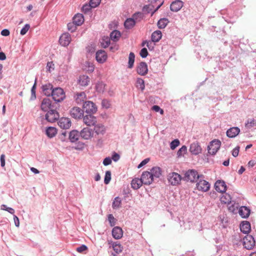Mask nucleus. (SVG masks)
Masks as SVG:
<instances>
[{
    "label": "nucleus",
    "instance_id": "obj_1",
    "mask_svg": "<svg viewBox=\"0 0 256 256\" xmlns=\"http://www.w3.org/2000/svg\"><path fill=\"white\" fill-rule=\"evenodd\" d=\"M51 96L53 100L56 102H60L66 98L65 92L63 89L60 88H56L53 89Z\"/></svg>",
    "mask_w": 256,
    "mask_h": 256
},
{
    "label": "nucleus",
    "instance_id": "obj_2",
    "mask_svg": "<svg viewBox=\"0 0 256 256\" xmlns=\"http://www.w3.org/2000/svg\"><path fill=\"white\" fill-rule=\"evenodd\" d=\"M202 176H200L196 170H190L185 172L183 178L187 182H194L196 180Z\"/></svg>",
    "mask_w": 256,
    "mask_h": 256
},
{
    "label": "nucleus",
    "instance_id": "obj_3",
    "mask_svg": "<svg viewBox=\"0 0 256 256\" xmlns=\"http://www.w3.org/2000/svg\"><path fill=\"white\" fill-rule=\"evenodd\" d=\"M242 244L245 248L250 250L254 247L256 242L252 236L247 235L244 238Z\"/></svg>",
    "mask_w": 256,
    "mask_h": 256
},
{
    "label": "nucleus",
    "instance_id": "obj_4",
    "mask_svg": "<svg viewBox=\"0 0 256 256\" xmlns=\"http://www.w3.org/2000/svg\"><path fill=\"white\" fill-rule=\"evenodd\" d=\"M221 142L218 140H214L212 141L208 146V152L210 154L214 155L220 148Z\"/></svg>",
    "mask_w": 256,
    "mask_h": 256
},
{
    "label": "nucleus",
    "instance_id": "obj_5",
    "mask_svg": "<svg viewBox=\"0 0 256 256\" xmlns=\"http://www.w3.org/2000/svg\"><path fill=\"white\" fill-rule=\"evenodd\" d=\"M142 14L140 12L134 14L132 18H128L124 22V25L126 28H132L136 24L134 20H137L138 18H142Z\"/></svg>",
    "mask_w": 256,
    "mask_h": 256
},
{
    "label": "nucleus",
    "instance_id": "obj_6",
    "mask_svg": "<svg viewBox=\"0 0 256 256\" xmlns=\"http://www.w3.org/2000/svg\"><path fill=\"white\" fill-rule=\"evenodd\" d=\"M168 179L172 185L176 186L180 183L182 177L178 174L174 172L168 174Z\"/></svg>",
    "mask_w": 256,
    "mask_h": 256
},
{
    "label": "nucleus",
    "instance_id": "obj_7",
    "mask_svg": "<svg viewBox=\"0 0 256 256\" xmlns=\"http://www.w3.org/2000/svg\"><path fill=\"white\" fill-rule=\"evenodd\" d=\"M83 108L88 114H94L97 111L96 105L91 101H86L83 105Z\"/></svg>",
    "mask_w": 256,
    "mask_h": 256
},
{
    "label": "nucleus",
    "instance_id": "obj_8",
    "mask_svg": "<svg viewBox=\"0 0 256 256\" xmlns=\"http://www.w3.org/2000/svg\"><path fill=\"white\" fill-rule=\"evenodd\" d=\"M59 117V114L56 110H51L46 114V119L48 122H55L58 119Z\"/></svg>",
    "mask_w": 256,
    "mask_h": 256
},
{
    "label": "nucleus",
    "instance_id": "obj_9",
    "mask_svg": "<svg viewBox=\"0 0 256 256\" xmlns=\"http://www.w3.org/2000/svg\"><path fill=\"white\" fill-rule=\"evenodd\" d=\"M196 188L198 190L206 192L210 190V184L206 180L200 179L196 184Z\"/></svg>",
    "mask_w": 256,
    "mask_h": 256
},
{
    "label": "nucleus",
    "instance_id": "obj_10",
    "mask_svg": "<svg viewBox=\"0 0 256 256\" xmlns=\"http://www.w3.org/2000/svg\"><path fill=\"white\" fill-rule=\"evenodd\" d=\"M94 130L89 128H84L80 132V136L82 138L85 140H89L94 136Z\"/></svg>",
    "mask_w": 256,
    "mask_h": 256
},
{
    "label": "nucleus",
    "instance_id": "obj_11",
    "mask_svg": "<svg viewBox=\"0 0 256 256\" xmlns=\"http://www.w3.org/2000/svg\"><path fill=\"white\" fill-rule=\"evenodd\" d=\"M140 179L144 184L149 185L154 181V178L150 174V172L148 171L142 172Z\"/></svg>",
    "mask_w": 256,
    "mask_h": 256
},
{
    "label": "nucleus",
    "instance_id": "obj_12",
    "mask_svg": "<svg viewBox=\"0 0 256 256\" xmlns=\"http://www.w3.org/2000/svg\"><path fill=\"white\" fill-rule=\"evenodd\" d=\"M70 114L76 119H80L84 116V111L78 107H74L70 110Z\"/></svg>",
    "mask_w": 256,
    "mask_h": 256
},
{
    "label": "nucleus",
    "instance_id": "obj_13",
    "mask_svg": "<svg viewBox=\"0 0 256 256\" xmlns=\"http://www.w3.org/2000/svg\"><path fill=\"white\" fill-rule=\"evenodd\" d=\"M83 121L88 126H94L97 123L96 117L92 114L84 116Z\"/></svg>",
    "mask_w": 256,
    "mask_h": 256
},
{
    "label": "nucleus",
    "instance_id": "obj_14",
    "mask_svg": "<svg viewBox=\"0 0 256 256\" xmlns=\"http://www.w3.org/2000/svg\"><path fill=\"white\" fill-rule=\"evenodd\" d=\"M202 150V148L198 142H194L190 146V151L193 154H198L201 153Z\"/></svg>",
    "mask_w": 256,
    "mask_h": 256
},
{
    "label": "nucleus",
    "instance_id": "obj_15",
    "mask_svg": "<svg viewBox=\"0 0 256 256\" xmlns=\"http://www.w3.org/2000/svg\"><path fill=\"white\" fill-rule=\"evenodd\" d=\"M58 126L63 129H68L71 126V121L69 118H62L58 122Z\"/></svg>",
    "mask_w": 256,
    "mask_h": 256
},
{
    "label": "nucleus",
    "instance_id": "obj_16",
    "mask_svg": "<svg viewBox=\"0 0 256 256\" xmlns=\"http://www.w3.org/2000/svg\"><path fill=\"white\" fill-rule=\"evenodd\" d=\"M71 41L70 35L68 33L63 34L60 37L59 42L62 46H67Z\"/></svg>",
    "mask_w": 256,
    "mask_h": 256
},
{
    "label": "nucleus",
    "instance_id": "obj_17",
    "mask_svg": "<svg viewBox=\"0 0 256 256\" xmlns=\"http://www.w3.org/2000/svg\"><path fill=\"white\" fill-rule=\"evenodd\" d=\"M137 72L141 76H145L148 74V68L145 62L140 63L136 68Z\"/></svg>",
    "mask_w": 256,
    "mask_h": 256
},
{
    "label": "nucleus",
    "instance_id": "obj_18",
    "mask_svg": "<svg viewBox=\"0 0 256 256\" xmlns=\"http://www.w3.org/2000/svg\"><path fill=\"white\" fill-rule=\"evenodd\" d=\"M214 187L216 190L220 192H224L226 190V184L223 180H217L215 183Z\"/></svg>",
    "mask_w": 256,
    "mask_h": 256
},
{
    "label": "nucleus",
    "instance_id": "obj_19",
    "mask_svg": "<svg viewBox=\"0 0 256 256\" xmlns=\"http://www.w3.org/2000/svg\"><path fill=\"white\" fill-rule=\"evenodd\" d=\"M52 107V106L51 100L48 98H44L41 104V110L43 111L46 112L48 111L49 109L51 108Z\"/></svg>",
    "mask_w": 256,
    "mask_h": 256
},
{
    "label": "nucleus",
    "instance_id": "obj_20",
    "mask_svg": "<svg viewBox=\"0 0 256 256\" xmlns=\"http://www.w3.org/2000/svg\"><path fill=\"white\" fill-rule=\"evenodd\" d=\"M107 59L106 52L102 50H100L96 53V60L100 63L104 62Z\"/></svg>",
    "mask_w": 256,
    "mask_h": 256
},
{
    "label": "nucleus",
    "instance_id": "obj_21",
    "mask_svg": "<svg viewBox=\"0 0 256 256\" xmlns=\"http://www.w3.org/2000/svg\"><path fill=\"white\" fill-rule=\"evenodd\" d=\"M112 236L116 240L120 239L123 235V231L119 226H115L112 230Z\"/></svg>",
    "mask_w": 256,
    "mask_h": 256
},
{
    "label": "nucleus",
    "instance_id": "obj_22",
    "mask_svg": "<svg viewBox=\"0 0 256 256\" xmlns=\"http://www.w3.org/2000/svg\"><path fill=\"white\" fill-rule=\"evenodd\" d=\"M90 82V78L86 75H81L79 76L78 84L82 86H86Z\"/></svg>",
    "mask_w": 256,
    "mask_h": 256
},
{
    "label": "nucleus",
    "instance_id": "obj_23",
    "mask_svg": "<svg viewBox=\"0 0 256 256\" xmlns=\"http://www.w3.org/2000/svg\"><path fill=\"white\" fill-rule=\"evenodd\" d=\"M74 98L76 103L81 104L86 99V94L83 92H76L74 95Z\"/></svg>",
    "mask_w": 256,
    "mask_h": 256
},
{
    "label": "nucleus",
    "instance_id": "obj_24",
    "mask_svg": "<svg viewBox=\"0 0 256 256\" xmlns=\"http://www.w3.org/2000/svg\"><path fill=\"white\" fill-rule=\"evenodd\" d=\"M240 229L242 232L244 234H248L251 230L250 223L248 221L242 222L240 225Z\"/></svg>",
    "mask_w": 256,
    "mask_h": 256
},
{
    "label": "nucleus",
    "instance_id": "obj_25",
    "mask_svg": "<svg viewBox=\"0 0 256 256\" xmlns=\"http://www.w3.org/2000/svg\"><path fill=\"white\" fill-rule=\"evenodd\" d=\"M250 212V209L245 206H242L240 208L238 213L242 218H247L249 216Z\"/></svg>",
    "mask_w": 256,
    "mask_h": 256
},
{
    "label": "nucleus",
    "instance_id": "obj_26",
    "mask_svg": "<svg viewBox=\"0 0 256 256\" xmlns=\"http://www.w3.org/2000/svg\"><path fill=\"white\" fill-rule=\"evenodd\" d=\"M240 132V130L238 127H233L228 129L226 132V135L229 138L236 137Z\"/></svg>",
    "mask_w": 256,
    "mask_h": 256
},
{
    "label": "nucleus",
    "instance_id": "obj_27",
    "mask_svg": "<svg viewBox=\"0 0 256 256\" xmlns=\"http://www.w3.org/2000/svg\"><path fill=\"white\" fill-rule=\"evenodd\" d=\"M94 127V130L95 133L98 134L103 135L106 132V128L102 124H96Z\"/></svg>",
    "mask_w": 256,
    "mask_h": 256
},
{
    "label": "nucleus",
    "instance_id": "obj_28",
    "mask_svg": "<svg viewBox=\"0 0 256 256\" xmlns=\"http://www.w3.org/2000/svg\"><path fill=\"white\" fill-rule=\"evenodd\" d=\"M42 91L44 94L46 96L52 95L53 92V86L50 84H47L42 86Z\"/></svg>",
    "mask_w": 256,
    "mask_h": 256
},
{
    "label": "nucleus",
    "instance_id": "obj_29",
    "mask_svg": "<svg viewBox=\"0 0 256 256\" xmlns=\"http://www.w3.org/2000/svg\"><path fill=\"white\" fill-rule=\"evenodd\" d=\"M84 22V18L82 14H78L73 18L72 22L78 26L82 25Z\"/></svg>",
    "mask_w": 256,
    "mask_h": 256
},
{
    "label": "nucleus",
    "instance_id": "obj_30",
    "mask_svg": "<svg viewBox=\"0 0 256 256\" xmlns=\"http://www.w3.org/2000/svg\"><path fill=\"white\" fill-rule=\"evenodd\" d=\"M182 2L180 0H176L170 4V10L173 12H178L182 6Z\"/></svg>",
    "mask_w": 256,
    "mask_h": 256
},
{
    "label": "nucleus",
    "instance_id": "obj_31",
    "mask_svg": "<svg viewBox=\"0 0 256 256\" xmlns=\"http://www.w3.org/2000/svg\"><path fill=\"white\" fill-rule=\"evenodd\" d=\"M144 184L140 178H135L131 182V186L134 190L138 189Z\"/></svg>",
    "mask_w": 256,
    "mask_h": 256
},
{
    "label": "nucleus",
    "instance_id": "obj_32",
    "mask_svg": "<svg viewBox=\"0 0 256 256\" xmlns=\"http://www.w3.org/2000/svg\"><path fill=\"white\" fill-rule=\"evenodd\" d=\"M150 174L154 179V178H158L161 175L160 168L159 167H154L150 170Z\"/></svg>",
    "mask_w": 256,
    "mask_h": 256
},
{
    "label": "nucleus",
    "instance_id": "obj_33",
    "mask_svg": "<svg viewBox=\"0 0 256 256\" xmlns=\"http://www.w3.org/2000/svg\"><path fill=\"white\" fill-rule=\"evenodd\" d=\"M162 36V32L160 30H156L152 34V40L153 42H158L161 39Z\"/></svg>",
    "mask_w": 256,
    "mask_h": 256
},
{
    "label": "nucleus",
    "instance_id": "obj_34",
    "mask_svg": "<svg viewBox=\"0 0 256 256\" xmlns=\"http://www.w3.org/2000/svg\"><path fill=\"white\" fill-rule=\"evenodd\" d=\"M79 132L77 130H72L70 133L69 138L72 142H74L78 139L80 136Z\"/></svg>",
    "mask_w": 256,
    "mask_h": 256
},
{
    "label": "nucleus",
    "instance_id": "obj_35",
    "mask_svg": "<svg viewBox=\"0 0 256 256\" xmlns=\"http://www.w3.org/2000/svg\"><path fill=\"white\" fill-rule=\"evenodd\" d=\"M231 196H230L227 194L225 193L222 194V196L220 197V200L222 203L225 204H228L231 202Z\"/></svg>",
    "mask_w": 256,
    "mask_h": 256
},
{
    "label": "nucleus",
    "instance_id": "obj_36",
    "mask_svg": "<svg viewBox=\"0 0 256 256\" xmlns=\"http://www.w3.org/2000/svg\"><path fill=\"white\" fill-rule=\"evenodd\" d=\"M57 133L56 129L54 127H49L46 130V134L49 138H53Z\"/></svg>",
    "mask_w": 256,
    "mask_h": 256
},
{
    "label": "nucleus",
    "instance_id": "obj_37",
    "mask_svg": "<svg viewBox=\"0 0 256 256\" xmlns=\"http://www.w3.org/2000/svg\"><path fill=\"white\" fill-rule=\"evenodd\" d=\"M120 36V33L119 31L115 30L110 33V37L112 40L116 42Z\"/></svg>",
    "mask_w": 256,
    "mask_h": 256
},
{
    "label": "nucleus",
    "instance_id": "obj_38",
    "mask_svg": "<svg viewBox=\"0 0 256 256\" xmlns=\"http://www.w3.org/2000/svg\"><path fill=\"white\" fill-rule=\"evenodd\" d=\"M122 204V200L120 197H116L114 200L112 204V207L114 209H118L120 207Z\"/></svg>",
    "mask_w": 256,
    "mask_h": 256
},
{
    "label": "nucleus",
    "instance_id": "obj_39",
    "mask_svg": "<svg viewBox=\"0 0 256 256\" xmlns=\"http://www.w3.org/2000/svg\"><path fill=\"white\" fill-rule=\"evenodd\" d=\"M106 84L102 82H98L96 86V91L100 93L103 92L105 90Z\"/></svg>",
    "mask_w": 256,
    "mask_h": 256
},
{
    "label": "nucleus",
    "instance_id": "obj_40",
    "mask_svg": "<svg viewBox=\"0 0 256 256\" xmlns=\"http://www.w3.org/2000/svg\"><path fill=\"white\" fill-rule=\"evenodd\" d=\"M168 22L167 18H161L158 22V26L160 28H164L167 26Z\"/></svg>",
    "mask_w": 256,
    "mask_h": 256
},
{
    "label": "nucleus",
    "instance_id": "obj_41",
    "mask_svg": "<svg viewBox=\"0 0 256 256\" xmlns=\"http://www.w3.org/2000/svg\"><path fill=\"white\" fill-rule=\"evenodd\" d=\"M135 56L134 54L131 52L129 54L128 57V67L130 68H132L134 66V62Z\"/></svg>",
    "mask_w": 256,
    "mask_h": 256
},
{
    "label": "nucleus",
    "instance_id": "obj_42",
    "mask_svg": "<svg viewBox=\"0 0 256 256\" xmlns=\"http://www.w3.org/2000/svg\"><path fill=\"white\" fill-rule=\"evenodd\" d=\"M112 248L114 250L116 253H120L123 250V248L121 244H118L117 242L114 243L112 244Z\"/></svg>",
    "mask_w": 256,
    "mask_h": 256
},
{
    "label": "nucleus",
    "instance_id": "obj_43",
    "mask_svg": "<svg viewBox=\"0 0 256 256\" xmlns=\"http://www.w3.org/2000/svg\"><path fill=\"white\" fill-rule=\"evenodd\" d=\"M136 87L139 88L143 91L145 88L144 80L141 78H138L136 80Z\"/></svg>",
    "mask_w": 256,
    "mask_h": 256
},
{
    "label": "nucleus",
    "instance_id": "obj_44",
    "mask_svg": "<svg viewBox=\"0 0 256 256\" xmlns=\"http://www.w3.org/2000/svg\"><path fill=\"white\" fill-rule=\"evenodd\" d=\"M100 42L102 46L106 48L109 46L110 43V40L108 37L104 38H102Z\"/></svg>",
    "mask_w": 256,
    "mask_h": 256
},
{
    "label": "nucleus",
    "instance_id": "obj_45",
    "mask_svg": "<svg viewBox=\"0 0 256 256\" xmlns=\"http://www.w3.org/2000/svg\"><path fill=\"white\" fill-rule=\"evenodd\" d=\"M111 180V172L108 170L106 172L104 182L106 184H108Z\"/></svg>",
    "mask_w": 256,
    "mask_h": 256
},
{
    "label": "nucleus",
    "instance_id": "obj_46",
    "mask_svg": "<svg viewBox=\"0 0 256 256\" xmlns=\"http://www.w3.org/2000/svg\"><path fill=\"white\" fill-rule=\"evenodd\" d=\"M187 150V148L185 146H182L180 148L177 152V155L178 157L182 156L184 154Z\"/></svg>",
    "mask_w": 256,
    "mask_h": 256
},
{
    "label": "nucleus",
    "instance_id": "obj_47",
    "mask_svg": "<svg viewBox=\"0 0 256 256\" xmlns=\"http://www.w3.org/2000/svg\"><path fill=\"white\" fill-rule=\"evenodd\" d=\"M100 1L101 0H90V6L92 8H96L100 4Z\"/></svg>",
    "mask_w": 256,
    "mask_h": 256
},
{
    "label": "nucleus",
    "instance_id": "obj_48",
    "mask_svg": "<svg viewBox=\"0 0 256 256\" xmlns=\"http://www.w3.org/2000/svg\"><path fill=\"white\" fill-rule=\"evenodd\" d=\"M180 144V141L178 139L172 140L170 144V148L174 150Z\"/></svg>",
    "mask_w": 256,
    "mask_h": 256
},
{
    "label": "nucleus",
    "instance_id": "obj_49",
    "mask_svg": "<svg viewBox=\"0 0 256 256\" xmlns=\"http://www.w3.org/2000/svg\"><path fill=\"white\" fill-rule=\"evenodd\" d=\"M36 82H34V84L31 90L32 96H31L30 98L32 100H34L36 99Z\"/></svg>",
    "mask_w": 256,
    "mask_h": 256
},
{
    "label": "nucleus",
    "instance_id": "obj_50",
    "mask_svg": "<svg viewBox=\"0 0 256 256\" xmlns=\"http://www.w3.org/2000/svg\"><path fill=\"white\" fill-rule=\"evenodd\" d=\"M108 221L110 223V226H114L116 224V220L114 218V216H112V214H110L108 216Z\"/></svg>",
    "mask_w": 256,
    "mask_h": 256
},
{
    "label": "nucleus",
    "instance_id": "obj_51",
    "mask_svg": "<svg viewBox=\"0 0 256 256\" xmlns=\"http://www.w3.org/2000/svg\"><path fill=\"white\" fill-rule=\"evenodd\" d=\"M68 28L71 32H74L76 30V25L74 24V23H68Z\"/></svg>",
    "mask_w": 256,
    "mask_h": 256
},
{
    "label": "nucleus",
    "instance_id": "obj_52",
    "mask_svg": "<svg viewBox=\"0 0 256 256\" xmlns=\"http://www.w3.org/2000/svg\"><path fill=\"white\" fill-rule=\"evenodd\" d=\"M30 28V24H25L24 27L20 30V34H22V35L25 34L28 32V30Z\"/></svg>",
    "mask_w": 256,
    "mask_h": 256
},
{
    "label": "nucleus",
    "instance_id": "obj_53",
    "mask_svg": "<svg viewBox=\"0 0 256 256\" xmlns=\"http://www.w3.org/2000/svg\"><path fill=\"white\" fill-rule=\"evenodd\" d=\"M148 54V52L147 49L146 48H143L141 50L140 52V56L142 58H145L147 56Z\"/></svg>",
    "mask_w": 256,
    "mask_h": 256
},
{
    "label": "nucleus",
    "instance_id": "obj_54",
    "mask_svg": "<svg viewBox=\"0 0 256 256\" xmlns=\"http://www.w3.org/2000/svg\"><path fill=\"white\" fill-rule=\"evenodd\" d=\"M86 66L88 67L87 70L90 72H92L94 70V67L92 63L87 62Z\"/></svg>",
    "mask_w": 256,
    "mask_h": 256
},
{
    "label": "nucleus",
    "instance_id": "obj_55",
    "mask_svg": "<svg viewBox=\"0 0 256 256\" xmlns=\"http://www.w3.org/2000/svg\"><path fill=\"white\" fill-rule=\"evenodd\" d=\"M88 250V248L86 246L83 244L76 248V251L78 252L82 253Z\"/></svg>",
    "mask_w": 256,
    "mask_h": 256
},
{
    "label": "nucleus",
    "instance_id": "obj_56",
    "mask_svg": "<svg viewBox=\"0 0 256 256\" xmlns=\"http://www.w3.org/2000/svg\"><path fill=\"white\" fill-rule=\"evenodd\" d=\"M152 110L156 112H160V114H164V110H163L161 109L160 108V107L158 106H156V105H154V106L152 107Z\"/></svg>",
    "mask_w": 256,
    "mask_h": 256
},
{
    "label": "nucleus",
    "instance_id": "obj_57",
    "mask_svg": "<svg viewBox=\"0 0 256 256\" xmlns=\"http://www.w3.org/2000/svg\"><path fill=\"white\" fill-rule=\"evenodd\" d=\"M3 207H6V205L2 204L1 206V209L2 210H6L11 214H14V210L13 208H4Z\"/></svg>",
    "mask_w": 256,
    "mask_h": 256
},
{
    "label": "nucleus",
    "instance_id": "obj_58",
    "mask_svg": "<svg viewBox=\"0 0 256 256\" xmlns=\"http://www.w3.org/2000/svg\"><path fill=\"white\" fill-rule=\"evenodd\" d=\"M152 5H146L144 6L143 8V12H146V13H150V10H152Z\"/></svg>",
    "mask_w": 256,
    "mask_h": 256
},
{
    "label": "nucleus",
    "instance_id": "obj_59",
    "mask_svg": "<svg viewBox=\"0 0 256 256\" xmlns=\"http://www.w3.org/2000/svg\"><path fill=\"white\" fill-rule=\"evenodd\" d=\"M239 151L240 146H238L233 150L232 152V156L234 157H236L238 155Z\"/></svg>",
    "mask_w": 256,
    "mask_h": 256
},
{
    "label": "nucleus",
    "instance_id": "obj_60",
    "mask_svg": "<svg viewBox=\"0 0 256 256\" xmlns=\"http://www.w3.org/2000/svg\"><path fill=\"white\" fill-rule=\"evenodd\" d=\"M102 104L104 107H105L106 108H108L110 105L109 101L106 100H102Z\"/></svg>",
    "mask_w": 256,
    "mask_h": 256
},
{
    "label": "nucleus",
    "instance_id": "obj_61",
    "mask_svg": "<svg viewBox=\"0 0 256 256\" xmlns=\"http://www.w3.org/2000/svg\"><path fill=\"white\" fill-rule=\"evenodd\" d=\"M150 161V158H146V159H144V160H143L138 166V168H140L141 167H142V166H144L145 164H146L148 162Z\"/></svg>",
    "mask_w": 256,
    "mask_h": 256
},
{
    "label": "nucleus",
    "instance_id": "obj_62",
    "mask_svg": "<svg viewBox=\"0 0 256 256\" xmlns=\"http://www.w3.org/2000/svg\"><path fill=\"white\" fill-rule=\"evenodd\" d=\"M112 163L111 158H106L104 159L103 161V164L104 166H108L110 164Z\"/></svg>",
    "mask_w": 256,
    "mask_h": 256
},
{
    "label": "nucleus",
    "instance_id": "obj_63",
    "mask_svg": "<svg viewBox=\"0 0 256 256\" xmlns=\"http://www.w3.org/2000/svg\"><path fill=\"white\" fill-rule=\"evenodd\" d=\"M0 162H1V166L2 167L4 166H5V155L4 154H2L0 156Z\"/></svg>",
    "mask_w": 256,
    "mask_h": 256
},
{
    "label": "nucleus",
    "instance_id": "obj_64",
    "mask_svg": "<svg viewBox=\"0 0 256 256\" xmlns=\"http://www.w3.org/2000/svg\"><path fill=\"white\" fill-rule=\"evenodd\" d=\"M10 31L7 29L3 30L1 32V34L3 36H8L10 35Z\"/></svg>",
    "mask_w": 256,
    "mask_h": 256
}]
</instances>
